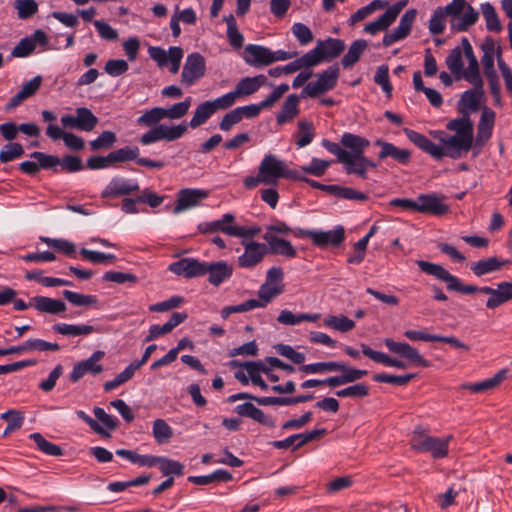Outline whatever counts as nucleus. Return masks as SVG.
<instances>
[{"mask_svg": "<svg viewBox=\"0 0 512 512\" xmlns=\"http://www.w3.org/2000/svg\"><path fill=\"white\" fill-rule=\"evenodd\" d=\"M267 77L263 74H259L254 77H244L236 85L234 91L224 94L230 107L234 105L237 97L248 96L257 92L261 86L265 85Z\"/></svg>", "mask_w": 512, "mask_h": 512, "instance_id": "obj_11", "label": "nucleus"}, {"mask_svg": "<svg viewBox=\"0 0 512 512\" xmlns=\"http://www.w3.org/2000/svg\"><path fill=\"white\" fill-rule=\"evenodd\" d=\"M295 144L298 148L309 145L315 137L314 125L311 121L301 120L297 123V130L294 133Z\"/></svg>", "mask_w": 512, "mask_h": 512, "instance_id": "obj_38", "label": "nucleus"}, {"mask_svg": "<svg viewBox=\"0 0 512 512\" xmlns=\"http://www.w3.org/2000/svg\"><path fill=\"white\" fill-rule=\"evenodd\" d=\"M32 305L37 311L52 315H59L67 310L65 302L60 299H53L46 296L33 297Z\"/></svg>", "mask_w": 512, "mask_h": 512, "instance_id": "obj_27", "label": "nucleus"}, {"mask_svg": "<svg viewBox=\"0 0 512 512\" xmlns=\"http://www.w3.org/2000/svg\"><path fill=\"white\" fill-rule=\"evenodd\" d=\"M139 190L140 187L136 180L125 179L122 177H113L101 192V198H118L121 196L130 195Z\"/></svg>", "mask_w": 512, "mask_h": 512, "instance_id": "obj_12", "label": "nucleus"}, {"mask_svg": "<svg viewBox=\"0 0 512 512\" xmlns=\"http://www.w3.org/2000/svg\"><path fill=\"white\" fill-rule=\"evenodd\" d=\"M78 130L92 131L98 124V118L86 107L76 109Z\"/></svg>", "mask_w": 512, "mask_h": 512, "instance_id": "obj_46", "label": "nucleus"}, {"mask_svg": "<svg viewBox=\"0 0 512 512\" xmlns=\"http://www.w3.org/2000/svg\"><path fill=\"white\" fill-rule=\"evenodd\" d=\"M244 252L237 259V264L243 269H252L261 263L268 254V247L265 243L242 240Z\"/></svg>", "mask_w": 512, "mask_h": 512, "instance_id": "obj_9", "label": "nucleus"}, {"mask_svg": "<svg viewBox=\"0 0 512 512\" xmlns=\"http://www.w3.org/2000/svg\"><path fill=\"white\" fill-rule=\"evenodd\" d=\"M62 295L74 306H94L98 308V299L95 295L82 294L70 290H64Z\"/></svg>", "mask_w": 512, "mask_h": 512, "instance_id": "obj_47", "label": "nucleus"}, {"mask_svg": "<svg viewBox=\"0 0 512 512\" xmlns=\"http://www.w3.org/2000/svg\"><path fill=\"white\" fill-rule=\"evenodd\" d=\"M387 6L388 2L386 0H373L368 5L359 8L353 13L347 21L348 25L354 26L356 23L366 19L376 10L384 9Z\"/></svg>", "mask_w": 512, "mask_h": 512, "instance_id": "obj_41", "label": "nucleus"}, {"mask_svg": "<svg viewBox=\"0 0 512 512\" xmlns=\"http://www.w3.org/2000/svg\"><path fill=\"white\" fill-rule=\"evenodd\" d=\"M163 119H165L163 107H154L137 118V125L152 127L140 137L139 141L142 145H150L161 140L172 142L183 137L188 130L186 122L172 126L159 124Z\"/></svg>", "mask_w": 512, "mask_h": 512, "instance_id": "obj_1", "label": "nucleus"}, {"mask_svg": "<svg viewBox=\"0 0 512 512\" xmlns=\"http://www.w3.org/2000/svg\"><path fill=\"white\" fill-rule=\"evenodd\" d=\"M137 369L132 363H130L121 373H119L114 379L104 383V391L109 392L122 384L128 382L134 376Z\"/></svg>", "mask_w": 512, "mask_h": 512, "instance_id": "obj_57", "label": "nucleus"}, {"mask_svg": "<svg viewBox=\"0 0 512 512\" xmlns=\"http://www.w3.org/2000/svg\"><path fill=\"white\" fill-rule=\"evenodd\" d=\"M283 292V285L271 286L269 283H264L260 286L258 291L259 299L256 302L259 303L258 308H264L268 303L272 301L274 297Z\"/></svg>", "mask_w": 512, "mask_h": 512, "instance_id": "obj_50", "label": "nucleus"}, {"mask_svg": "<svg viewBox=\"0 0 512 512\" xmlns=\"http://www.w3.org/2000/svg\"><path fill=\"white\" fill-rule=\"evenodd\" d=\"M342 368H339V371L342 372L340 375L331 376L329 382H331V387H338L348 383H353L362 379L364 376L368 374L367 370L357 369L354 367H350L341 362Z\"/></svg>", "mask_w": 512, "mask_h": 512, "instance_id": "obj_28", "label": "nucleus"}, {"mask_svg": "<svg viewBox=\"0 0 512 512\" xmlns=\"http://www.w3.org/2000/svg\"><path fill=\"white\" fill-rule=\"evenodd\" d=\"M368 43L364 39L355 40L343 56L341 64L345 69L352 68L360 59L361 55L367 48Z\"/></svg>", "mask_w": 512, "mask_h": 512, "instance_id": "obj_40", "label": "nucleus"}, {"mask_svg": "<svg viewBox=\"0 0 512 512\" xmlns=\"http://www.w3.org/2000/svg\"><path fill=\"white\" fill-rule=\"evenodd\" d=\"M450 131L455 134L450 136V156L453 153H467L473 147V123L468 116L450 120Z\"/></svg>", "mask_w": 512, "mask_h": 512, "instance_id": "obj_2", "label": "nucleus"}, {"mask_svg": "<svg viewBox=\"0 0 512 512\" xmlns=\"http://www.w3.org/2000/svg\"><path fill=\"white\" fill-rule=\"evenodd\" d=\"M160 472L164 476H183L184 475V465L179 461L169 459L165 456H161V460L159 462Z\"/></svg>", "mask_w": 512, "mask_h": 512, "instance_id": "obj_58", "label": "nucleus"}, {"mask_svg": "<svg viewBox=\"0 0 512 512\" xmlns=\"http://www.w3.org/2000/svg\"><path fill=\"white\" fill-rule=\"evenodd\" d=\"M317 45L321 46V55L324 61L338 57L345 49L344 41L338 38L329 37L325 41L319 40Z\"/></svg>", "mask_w": 512, "mask_h": 512, "instance_id": "obj_39", "label": "nucleus"}, {"mask_svg": "<svg viewBox=\"0 0 512 512\" xmlns=\"http://www.w3.org/2000/svg\"><path fill=\"white\" fill-rule=\"evenodd\" d=\"M321 54V46L316 45L312 50L308 51L300 58L295 59L297 65H299V70L301 68L314 67L324 61Z\"/></svg>", "mask_w": 512, "mask_h": 512, "instance_id": "obj_55", "label": "nucleus"}, {"mask_svg": "<svg viewBox=\"0 0 512 512\" xmlns=\"http://www.w3.org/2000/svg\"><path fill=\"white\" fill-rule=\"evenodd\" d=\"M152 434L158 444H164L173 436V430L165 420L156 419L153 422Z\"/></svg>", "mask_w": 512, "mask_h": 512, "instance_id": "obj_54", "label": "nucleus"}, {"mask_svg": "<svg viewBox=\"0 0 512 512\" xmlns=\"http://www.w3.org/2000/svg\"><path fill=\"white\" fill-rule=\"evenodd\" d=\"M481 12L489 31L499 32L502 29L497 12L491 3L486 2L481 4Z\"/></svg>", "mask_w": 512, "mask_h": 512, "instance_id": "obj_51", "label": "nucleus"}, {"mask_svg": "<svg viewBox=\"0 0 512 512\" xmlns=\"http://www.w3.org/2000/svg\"><path fill=\"white\" fill-rule=\"evenodd\" d=\"M233 268L226 261L206 262L205 275L208 274V281L214 286H219L232 276Z\"/></svg>", "mask_w": 512, "mask_h": 512, "instance_id": "obj_24", "label": "nucleus"}, {"mask_svg": "<svg viewBox=\"0 0 512 512\" xmlns=\"http://www.w3.org/2000/svg\"><path fill=\"white\" fill-rule=\"evenodd\" d=\"M258 171L265 185H276L280 178L296 179L299 173L296 170L288 169L285 163L273 154H267L262 159Z\"/></svg>", "mask_w": 512, "mask_h": 512, "instance_id": "obj_3", "label": "nucleus"}, {"mask_svg": "<svg viewBox=\"0 0 512 512\" xmlns=\"http://www.w3.org/2000/svg\"><path fill=\"white\" fill-rule=\"evenodd\" d=\"M384 343L390 352L410 360L413 364L417 366L427 365L426 360L422 357L419 351L408 343L396 342L391 338L385 339Z\"/></svg>", "mask_w": 512, "mask_h": 512, "instance_id": "obj_19", "label": "nucleus"}, {"mask_svg": "<svg viewBox=\"0 0 512 512\" xmlns=\"http://www.w3.org/2000/svg\"><path fill=\"white\" fill-rule=\"evenodd\" d=\"M191 101V97H187L183 101L175 103L169 108H164L165 118L171 120L181 119L188 113Z\"/></svg>", "mask_w": 512, "mask_h": 512, "instance_id": "obj_60", "label": "nucleus"}, {"mask_svg": "<svg viewBox=\"0 0 512 512\" xmlns=\"http://www.w3.org/2000/svg\"><path fill=\"white\" fill-rule=\"evenodd\" d=\"M496 43L492 37H486L481 44L483 69L494 67V56L497 54Z\"/></svg>", "mask_w": 512, "mask_h": 512, "instance_id": "obj_56", "label": "nucleus"}, {"mask_svg": "<svg viewBox=\"0 0 512 512\" xmlns=\"http://www.w3.org/2000/svg\"><path fill=\"white\" fill-rule=\"evenodd\" d=\"M508 264H510V260H501L497 257H490L475 262L471 266V270L476 276H483L488 273L499 271L502 267Z\"/></svg>", "mask_w": 512, "mask_h": 512, "instance_id": "obj_35", "label": "nucleus"}, {"mask_svg": "<svg viewBox=\"0 0 512 512\" xmlns=\"http://www.w3.org/2000/svg\"><path fill=\"white\" fill-rule=\"evenodd\" d=\"M374 145L381 148L380 152L378 153V158L380 160L392 158L396 162L403 165H406L410 161L411 152L407 149L398 148L393 143L386 142L382 139L375 140Z\"/></svg>", "mask_w": 512, "mask_h": 512, "instance_id": "obj_21", "label": "nucleus"}, {"mask_svg": "<svg viewBox=\"0 0 512 512\" xmlns=\"http://www.w3.org/2000/svg\"><path fill=\"white\" fill-rule=\"evenodd\" d=\"M52 330L64 336H87L96 331L95 327L87 324L56 323Z\"/></svg>", "mask_w": 512, "mask_h": 512, "instance_id": "obj_36", "label": "nucleus"}, {"mask_svg": "<svg viewBox=\"0 0 512 512\" xmlns=\"http://www.w3.org/2000/svg\"><path fill=\"white\" fill-rule=\"evenodd\" d=\"M40 241L69 257H75L76 246L63 238L40 237Z\"/></svg>", "mask_w": 512, "mask_h": 512, "instance_id": "obj_45", "label": "nucleus"}, {"mask_svg": "<svg viewBox=\"0 0 512 512\" xmlns=\"http://www.w3.org/2000/svg\"><path fill=\"white\" fill-rule=\"evenodd\" d=\"M140 150L137 146H125L109 153L112 165L115 163L135 161L138 165L151 169H162L165 164L163 161L151 160L139 157Z\"/></svg>", "mask_w": 512, "mask_h": 512, "instance_id": "obj_7", "label": "nucleus"}, {"mask_svg": "<svg viewBox=\"0 0 512 512\" xmlns=\"http://www.w3.org/2000/svg\"><path fill=\"white\" fill-rule=\"evenodd\" d=\"M445 16H448V5L443 7H438L430 21H429V30L432 34L436 35L445 29Z\"/></svg>", "mask_w": 512, "mask_h": 512, "instance_id": "obj_59", "label": "nucleus"}, {"mask_svg": "<svg viewBox=\"0 0 512 512\" xmlns=\"http://www.w3.org/2000/svg\"><path fill=\"white\" fill-rule=\"evenodd\" d=\"M301 95L290 94L284 101L280 111L276 115L278 125H283L292 121L299 114V102Z\"/></svg>", "mask_w": 512, "mask_h": 512, "instance_id": "obj_33", "label": "nucleus"}, {"mask_svg": "<svg viewBox=\"0 0 512 512\" xmlns=\"http://www.w3.org/2000/svg\"><path fill=\"white\" fill-rule=\"evenodd\" d=\"M407 5L406 0H400L390 6L380 17L365 25L364 32L375 35L386 30L397 18L403 8Z\"/></svg>", "mask_w": 512, "mask_h": 512, "instance_id": "obj_13", "label": "nucleus"}, {"mask_svg": "<svg viewBox=\"0 0 512 512\" xmlns=\"http://www.w3.org/2000/svg\"><path fill=\"white\" fill-rule=\"evenodd\" d=\"M417 265L422 272L435 276L437 279L444 282H448V271L442 266L424 260L417 261Z\"/></svg>", "mask_w": 512, "mask_h": 512, "instance_id": "obj_64", "label": "nucleus"}, {"mask_svg": "<svg viewBox=\"0 0 512 512\" xmlns=\"http://www.w3.org/2000/svg\"><path fill=\"white\" fill-rule=\"evenodd\" d=\"M208 197V191L203 189L185 188L178 192L177 200L174 207V213L178 214L182 211L191 209L199 205V203Z\"/></svg>", "mask_w": 512, "mask_h": 512, "instance_id": "obj_16", "label": "nucleus"}, {"mask_svg": "<svg viewBox=\"0 0 512 512\" xmlns=\"http://www.w3.org/2000/svg\"><path fill=\"white\" fill-rule=\"evenodd\" d=\"M262 237L266 241L268 254L281 255L286 258H295L297 256V251L290 241L276 235H270V233H265Z\"/></svg>", "mask_w": 512, "mask_h": 512, "instance_id": "obj_23", "label": "nucleus"}, {"mask_svg": "<svg viewBox=\"0 0 512 512\" xmlns=\"http://www.w3.org/2000/svg\"><path fill=\"white\" fill-rule=\"evenodd\" d=\"M450 290H454L457 292H460L462 294H473L476 292H481L488 295H493L496 292V289L489 287V286H483V287H477L475 285H464L461 283L460 279L456 276H453L450 274Z\"/></svg>", "mask_w": 512, "mask_h": 512, "instance_id": "obj_43", "label": "nucleus"}, {"mask_svg": "<svg viewBox=\"0 0 512 512\" xmlns=\"http://www.w3.org/2000/svg\"><path fill=\"white\" fill-rule=\"evenodd\" d=\"M103 351H95L89 358L82 360L74 365L73 370L70 374V380L73 383L78 382L87 373L93 375L100 374L103 371V366L98 362L104 357Z\"/></svg>", "mask_w": 512, "mask_h": 512, "instance_id": "obj_14", "label": "nucleus"}, {"mask_svg": "<svg viewBox=\"0 0 512 512\" xmlns=\"http://www.w3.org/2000/svg\"><path fill=\"white\" fill-rule=\"evenodd\" d=\"M340 143L350 150V157L360 156L370 145V141L368 139L349 132L343 133Z\"/></svg>", "mask_w": 512, "mask_h": 512, "instance_id": "obj_34", "label": "nucleus"}, {"mask_svg": "<svg viewBox=\"0 0 512 512\" xmlns=\"http://www.w3.org/2000/svg\"><path fill=\"white\" fill-rule=\"evenodd\" d=\"M236 217L232 213H225L220 219L201 222L197 226L199 233L204 235L222 232L228 236L235 237Z\"/></svg>", "mask_w": 512, "mask_h": 512, "instance_id": "obj_10", "label": "nucleus"}, {"mask_svg": "<svg viewBox=\"0 0 512 512\" xmlns=\"http://www.w3.org/2000/svg\"><path fill=\"white\" fill-rule=\"evenodd\" d=\"M324 325L342 333L351 331L355 327V322L344 315H329L324 319Z\"/></svg>", "mask_w": 512, "mask_h": 512, "instance_id": "obj_52", "label": "nucleus"}, {"mask_svg": "<svg viewBox=\"0 0 512 512\" xmlns=\"http://www.w3.org/2000/svg\"><path fill=\"white\" fill-rule=\"evenodd\" d=\"M205 264L195 258H182L169 265L168 269L176 275H182L185 278H194L205 275Z\"/></svg>", "mask_w": 512, "mask_h": 512, "instance_id": "obj_15", "label": "nucleus"}, {"mask_svg": "<svg viewBox=\"0 0 512 512\" xmlns=\"http://www.w3.org/2000/svg\"><path fill=\"white\" fill-rule=\"evenodd\" d=\"M235 411L238 415L249 417L262 425H266L271 428L275 427V421L271 417L266 416L261 409L257 408L251 402H245L237 405L235 407Z\"/></svg>", "mask_w": 512, "mask_h": 512, "instance_id": "obj_32", "label": "nucleus"}, {"mask_svg": "<svg viewBox=\"0 0 512 512\" xmlns=\"http://www.w3.org/2000/svg\"><path fill=\"white\" fill-rule=\"evenodd\" d=\"M228 108H230V105L224 95L214 100L204 101L197 105L187 125L192 129L198 128L205 124L218 110H226Z\"/></svg>", "mask_w": 512, "mask_h": 512, "instance_id": "obj_6", "label": "nucleus"}, {"mask_svg": "<svg viewBox=\"0 0 512 512\" xmlns=\"http://www.w3.org/2000/svg\"><path fill=\"white\" fill-rule=\"evenodd\" d=\"M25 153L24 147L18 142H11L0 151V162L8 163L20 158Z\"/></svg>", "mask_w": 512, "mask_h": 512, "instance_id": "obj_62", "label": "nucleus"}, {"mask_svg": "<svg viewBox=\"0 0 512 512\" xmlns=\"http://www.w3.org/2000/svg\"><path fill=\"white\" fill-rule=\"evenodd\" d=\"M374 82L381 86L388 98L391 97L393 86L389 79V67L386 64L380 65L374 75Z\"/></svg>", "mask_w": 512, "mask_h": 512, "instance_id": "obj_61", "label": "nucleus"}, {"mask_svg": "<svg viewBox=\"0 0 512 512\" xmlns=\"http://www.w3.org/2000/svg\"><path fill=\"white\" fill-rule=\"evenodd\" d=\"M469 65L463 72V77L476 88H482L483 81L480 76L479 66L475 55L466 57Z\"/></svg>", "mask_w": 512, "mask_h": 512, "instance_id": "obj_53", "label": "nucleus"}, {"mask_svg": "<svg viewBox=\"0 0 512 512\" xmlns=\"http://www.w3.org/2000/svg\"><path fill=\"white\" fill-rule=\"evenodd\" d=\"M46 135L53 141L62 139L64 144L73 150H82L85 145L84 140L81 137L71 132H64L59 126L54 124L48 125Z\"/></svg>", "mask_w": 512, "mask_h": 512, "instance_id": "obj_26", "label": "nucleus"}, {"mask_svg": "<svg viewBox=\"0 0 512 512\" xmlns=\"http://www.w3.org/2000/svg\"><path fill=\"white\" fill-rule=\"evenodd\" d=\"M444 199L445 197H438L434 194H420L417 197L418 212L442 215L448 209Z\"/></svg>", "mask_w": 512, "mask_h": 512, "instance_id": "obj_25", "label": "nucleus"}, {"mask_svg": "<svg viewBox=\"0 0 512 512\" xmlns=\"http://www.w3.org/2000/svg\"><path fill=\"white\" fill-rule=\"evenodd\" d=\"M30 157L35 159L38 163L39 170H52L54 173L59 172L60 158L55 155L46 154L40 151H34L30 154Z\"/></svg>", "mask_w": 512, "mask_h": 512, "instance_id": "obj_48", "label": "nucleus"}, {"mask_svg": "<svg viewBox=\"0 0 512 512\" xmlns=\"http://www.w3.org/2000/svg\"><path fill=\"white\" fill-rule=\"evenodd\" d=\"M271 50L265 46L248 44L244 50L243 59L246 64L252 67L270 65Z\"/></svg>", "mask_w": 512, "mask_h": 512, "instance_id": "obj_22", "label": "nucleus"}, {"mask_svg": "<svg viewBox=\"0 0 512 512\" xmlns=\"http://www.w3.org/2000/svg\"><path fill=\"white\" fill-rule=\"evenodd\" d=\"M321 145L331 154L337 157L338 162L345 165L347 174H355L361 179H367L368 174L364 163H362L361 156L350 157L349 151L342 149L339 144L332 142L328 139H323Z\"/></svg>", "mask_w": 512, "mask_h": 512, "instance_id": "obj_5", "label": "nucleus"}, {"mask_svg": "<svg viewBox=\"0 0 512 512\" xmlns=\"http://www.w3.org/2000/svg\"><path fill=\"white\" fill-rule=\"evenodd\" d=\"M117 141L116 134L113 131H103L96 139L89 142L93 151L111 148Z\"/></svg>", "mask_w": 512, "mask_h": 512, "instance_id": "obj_63", "label": "nucleus"}, {"mask_svg": "<svg viewBox=\"0 0 512 512\" xmlns=\"http://www.w3.org/2000/svg\"><path fill=\"white\" fill-rule=\"evenodd\" d=\"M344 239L345 230L343 226H337L335 229L328 231H314V234H312V242L319 248L340 246Z\"/></svg>", "mask_w": 512, "mask_h": 512, "instance_id": "obj_20", "label": "nucleus"}, {"mask_svg": "<svg viewBox=\"0 0 512 512\" xmlns=\"http://www.w3.org/2000/svg\"><path fill=\"white\" fill-rule=\"evenodd\" d=\"M495 120V112L490 109H485L480 117L477 134L475 140L473 139V147L481 150L482 147L492 136V129Z\"/></svg>", "mask_w": 512, "mask_h": 512, "instance_id": "obj_18", "label": "nucleus"}, {"mask_svg": "<svg viewBox=\"0 0 512 512\" xmlns=\"http://www.w3.org/2000/svg\"><path fill=\"white\" fill-rule=\"evenodd\" d=\"M361 349H362V353L365 356L369 357L371 360H373L376 363H381L385 366L396 367L399 369L406 368V364L403 361H400L396 358H391L390 356L386 355L383 352L375 351L364 343L361 344Z\"/></svg>", "mask_w": 512, "mask_h": 512, "instance_id": "obj_37", "label": "nucleus"}, {"mask_svg": "<svg viewBox=\"0 0 512 512\" xmlns=\"http://www.w3.org/2000/svg\"><path fill=\"white\" fill-rule=\"evenodd\" d=\"M223 21L227 25L226 34H227L229 44L235 49L241 48L243 46L244 37H243L242 33H240L238 30L237 21H236L234 15L229 14V15L224 16Z\"/></svg>", "mask_w": 512, "mask_h": 512, "instance_id": "obj_42", "label": "nucleus"}, {"mask_svg": "<svg viewBox=\"0 0 512 512\" xmlns=\"http://www.w3.org/2000/svg\"><path fill=\"white\" fill-rule=\"evenodd\" d=\"M206 61L198 52L187 55L185 64L181 73V82L186 87L194 85L200 78L205 75Z\"/></svg>", "mask_w": 512, "mask_h": 512, "instance_id": "obj_8", "label": "nucleus"}, {"mask_svg": "<svg viewBox=\"0 0 512 512\" xmlns=\"http://www.w3.org/2000/svg\"><path fill=\"white\" fill-rule=\"evenodd\" d=\"M405 135L407 138L418 148L423 150L424 152L428 153L435 159H441L443 156L446 155L445 148L441 145L435 144L430 139H428L425 135L411 130V129H405L404 130Z\"/></svg>", "mask_w": 512, "mask_h": 512, "instance_id": "obj_17", "label": "nucleus"}, {"mask_svg": "<svg viewBox=\"0 0 512 512\" xmlns=\"http://www.w3.org/2000/svg\"><path fill=\"white\" fill-rule=\"evenodd\" d=\"M464 9L463 14L450 16V29L454 32L466 31L478 20L479 14L471 5H467Z\"/></svg>", "mask_w": 512, "mask_h": 512, "instance_id": "obj_30", "label": "nucleus"}, {"mask_svg": "<svg viewBox=\"0 0 512 512\" xmlns=\"http://www.w3.org/2000/svg\"><path fill=\"white\" fill-rule=\"evenodd\" d=\"M235 411L238 415L249 417L262 425H266L271 428L275 427V421L271 417L266 416L261 409L257 408L251 402H245L237 405L235 407Z\"/></svg>", "mask_w": 512, "mask_h": 512, "instance_id": "obj_31", "label": "nucleus"}, {"mask_svg": "<svg viewBox=\"0 0 512 512\" xmlns=\"http://www.w3.org/2000/svg\"><path fill=\"white\" fill-rule=\"evenodd\" d=\"M29 438L33 440L37 448L46 455L59 457L64 454L63 449L59 445L47 441L41 433H31Z\"/></svg>", "mask_w": 512, "mask_h": 512, "instance_id": "obj_44", "label": "nucleus"}, {"mask_svg": "<svg viewBox=\"0 0 512 512\" xmlns=\"http://www.w3.org/2000/svg\"><path fill=\"white\" fill-rule=\"evenodd\" d=\"M339 67L337 64L329 66L318 73L315 82H309L301 91V98H315L335 88L339 78Z\"/></svg>", "mask_w": 512, "mask_h": 512, "instance_id": "obj_4", "label": "nucleus"}, {"mask_svg": "<svg viewBox=\"0 0 512 512\" xmlns=\"http://www.w3.org/2000/svg\"><path fill=\"white\" fill-rule=\"evenodd\" d=\"M339 368H342L341 362L329 361L301 365L299 370L306 374H319L325 372H337L339 371Z\"/></svg>", "mask_w": 512, "mask_h": 512, "instance_id": "obj_49", "label": "nucleus"}, {"mask_svg": "<svg viewBox=\"0 0 512 512\" xmlns=\"http://www.w3.org/2000/svg\"><path fill=\"white\" fill-rule=\"evenodd\" d=\"M508 378H512L511 370L509 368H503L493 377L474 384L463 385V388L469 389L473 393H480L495 388Z\"/></svg>", "mask_w": 512, "mask_h": 512, "instance_id": "obj_29", "label": "nucleus"}]
</instances>
